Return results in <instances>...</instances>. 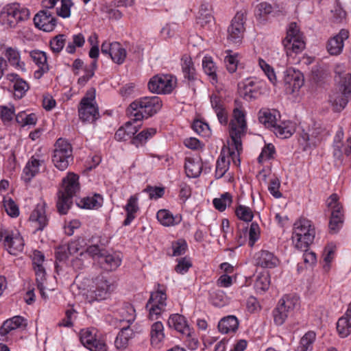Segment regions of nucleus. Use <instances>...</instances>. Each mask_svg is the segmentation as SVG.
Wrapping results in <instances>:
<instances>
[{
    "instance_id": "obj_1",
    "label": "nucleus",
    "mask_w": 351,
    "mask_h": 351,
    "mask_svg": "<svg viewBox=\"0 0 351 351\" xmlns=\"http://www.w3.org/2000/svg\"><path fill=\"white\" fill-rule=\"evenodd\" d=\"M161 107L162 101L158 97H145L130 104L127 113L130 118L137 122L152 117L158 112Z\"/></svg>"
},
{
    "instance_id": "obj_2",
    "label": "nucleus",
    "mask_w": 351,
    "mask_h": 351,
    "mask_svg": "<svg viewBox=\"0 0 351 351\" xmlns=\"http://www.w3.org/2000/svg\"><path fill=\"white\" fill-rule=\"evenodd\" d=\"M315 237V229L311 221L301 218L294 223L291 239L295 248L300 250H308Z\"/></svg>"
},
{
    "instance_id": "obj_3",
    "label": "nucleus",
    "mask_w": 351,
    "mask_h": 351,
    "mask_svg": "<svg viewBox=\"0 0 351 351\" xmlns=\"http://www.w3.org/2000/svg\"><path fill=\"white\" fill-rule=\"evenodd\" d=\"M232 112V119L229 124V133L231 143L236 149H242L241 138L247 132L245 111L240 101L235 100Z\"/></svg>"
},
{
    "instance_id": "obj_4",
    "label": "nucleus",
    "mask_w": 351,
    "mask_h": 351,
    "mask_svg": "<svg viewBox=\"0 0 351 351\" xmlns=\"http://www.w3.org/2000/svg\"><path fill=\"white\" fill-rule=\"evenodd\" d=\"M79 176L74 173H69L62 179V188L58 192L57 208L58 212L64 215L73 203L72 199L80 190Z\"/></svg>"
},
{
    "instance_id": "obj_5",
    "label": "nucleus",
    "mask_w": 351,
    "mask_h": 351,
    "mask_svg": "<svg viewBox=\"0 0 351 351\" xmlns=\"http://www.w3.org/2000/svg\"><path fill=\"white\" fill-rule=\"evenodd\" d=\"M29 10L17 3L6 5L0 12V23L6 28H15L17 25L27 21Z\"/></svg>"
},
{
    "instance_id": "obj_6",
    "label": "nucleus",
    "mask_w": 351,
    "mask_h": 351,
    "mask_svg": "<svg viewBox=\"0 0 351 351\" xmlns=\"http://www.w3.org/2000/svg\"><path fill=\"white\" fill-rule=\"evenodd\" d=\"M282 43L287 56L300 53L305 49L304 34L295 22L288 25L286 36Z\"/></svg>"
},
{
    "instance_id": "obj_7",
    "label": "nucleus",
    "mask_w": 351,
    "mask_h": 351,
    "mask_svg": "<svg viewBox=\"0 0 351 351\" xmlns=\"http://www.w3.org/2000/svg\"><path fill=\"white\" fill-rule=\"evenodd\" d=\"M300 308L299 298L293 295L283 296L278 302L277 307L273 312L274 320L276 325H282L289 316L293 315L294 312Z\"/></svg>"
},
{
    "instance_id": "obj_8",
    "label": "nucleus",
    "mask_w": 351,
    "mask_h": 351,
    "mask_svg": "<svg viewBox=\"0 0 351 351\" xmlns=\"http://www.w3.org/2000/svg\"><path fill=\"white\" fill-rule=\"evenodd\" d=\"M242 149H236L232 143L223 147L216 162L215 178H222L229 169L230 162L238 167L240 165V154Z\"/></svg>"
},
{
    "instance_id": "obj_9",
    "label": "nucleus",
    "mask_w": 351,
    "mask_h": 351,
    "mask_svg": "<svg viewBox=\"0 0 351 351\" xmlns=\"http://www.w3.org/2000/svg\"><path fill=\"white\" fill-rule=\"evenodd\" d=\"M54 147L52 161L57 169L64 171L73 159L71 145L67 141L59 138Z\"/></svg>"
},
{
    "instance_id": "obj_10",
    "label": "nucleus",
    "mask_w": 351,
    "mask_h": 351,
    "mask_svg": "<svg viewBox=\"0 0 351 351\" xmlns=\"http://www.w3.org/2000/svg\"><path fill=\"white\" fill-rule=\"evenodd\" d=\"M326 204L328 208L331 210L329 230L330 232L336 233L342 227L343 223V207L338 202L337 194H332L328 198Z\"/></svg>"
},
{
    "instance_id": "obj_11",
    "label": "nucleus",
    "mask_w": 351,
    "mask_h": 351,
    "mask_svg": "<svg viewBox=\"0 0 351 351\" xmlns=\"http://www.w3.org/2000/svg\"><path fill=\"white\" fill-rule=\"evenodd\" d=\"M175 86L176 79L169 75H156L149 80L147 84L149 90L157 94H169Z\"/></svg>"
},
{
    "instance_id": "obj_12",
    "label": "nucleus",
    "mask_w": 351,
    "mask_h": 351,
    "mask_svg": "<svg viewBox=\"0 0 351 351\" xmlns=\"http://www.w3.org/2000/svg\"><path fill=\"white\" fill-rule=\"evenodd\" d=\"M80 339L84 347L90 351H107L105 341L97 337L94 328L82 329L80 332Z\"/></svg>"
},
{
    "instance_id": "obj_13",
    "label": "nucleus",
    "mask_w": 351,
    "mask_h": 351,
    "mask_svg": "<svg viewBox=\"0 0 351 351\" xmlns=\"http://www.w3.org/2000/svg\"><path fill=\"white\" fill-rule=\"evenodd\" d=\"M79 117L83 121L93 122L99 117L98 108L95 106V96L84 97L80 102Z\"/></svg>"
},
{
    "instance_id": "obj_14",
    "label": "nucleus",
    "mask_w": 351,
    "mask_h": 351,
    "mask_svg": "<svg viewBox=\"0 0 351 351\" xmlns=\"http://www.w3.org/2000/svg\"><path fill=\"white\" fill-rule=\"evenodd\" d=\"M245 17L243 13L237 12L228 27V40L233 43H239L243 36Z\"/></svg>"
},
{
    "instance_id": "obj_15",
    "label": "nucleus",
    "mask_w": 351,
    "mask_h": 351,
    "mask_svg": "<svg viewBox=\"0 0 351 351\" xmlns=\"http://www.w3.org/2000/svg\"><path fill=\"white\" fill-rule=\"evenodd\" d=\"M338 90L332 92L329 97L334 112H341L346 106L351 94V88L337 87Z\"/></svg>"
},
{
    "instance_id": "obj_16",
    "label": "nucleus",
    "mask_w": 351,
    "mask_h": 351,
    "mask_svg": "<svg viewBox=\"0 0 351 351\" xmlns=\"http://www.w3.org/2000/svg\"><path fill=\"white\" fill-rule=\"evenodd\" d=\"M101 51L103 54L108 55L112 60L118 64H121L126 58V50L119 43L104 42L101 47Z\"/></svg>"
},
{
    "instance_id": "obj_17",
    "label": "nucleus",
    "mask_w": 351,
    "mask_h": 351,
    "mask_svg": "<svg viewBox=\"0 0 351 351\" xmlns=\"http://www.w3.org/2000/svg\"><path fill=\"white\" fill-rule=\"evenodd\" d=\"M303 82L302 74L292 68L287 69L284 72L283 82L287 93H293L299 90L303 85Z\"/></svg>"
},
{
    "instance_id": "obj_18",
    "label": "nucleus",
    "mask_w": 351,
    "mask_h": 351,
    "mask_svg": "<svg viewBox=\"0 0 351 351\" xmlns=\"http://www.w3.org/2000/svg\"><path fill=\"white\" fill-rule=\"evenodd\" d=\"M34 23L36 27L45 31L51 32L56 25V19L48 10H42L34 18Z\"/></svg>"
},
{
    "instance_id": "obj_19",
    "label": "nucleus",
    "mask_w": 351,
    "mask_h": 351,
    "mask_svg": "<svg viewBox=\"0 0 351 351\" xmlns=\"http://www.w3.org/2000/svg\"><path fill=\"white\" fill-rule=\"evenodd\" d=\"M110 289V284L104 277L97 278L95 281V289L90 290L87 295V299L90 303L94 300L105 299Z\"/></svg>"
},
{
    "instance_id": "obj_20",
    "label": "nucleus",
    "mask_w": 351,
    "mask_h": 351,
    "mask_svg": "<svg viewBox=\"0 0 351 351\" xmlns=\"http://www.w3.org/2000/svg\"><path fill=\"white\" fill-rule=\"evenodd\" d=\"M3 244L10 254L16 255L23 251L25 242L19 233L12 232L5 236Z\"/></svg>"
},
{
    "instance_id": "obj_21",
    "label": "nucleus",
    "mask_w": 351,
    "mask_h": 351,
    "mask_svg": "<svg viewBox=\"0 0 351 351\" xmlns=\"http://www.w3.org/2000/svg\"><path fill=\"white\" fill-rule=\"evenodd\" d=\"M349 37V32L346 29H341L340 32L331 38L327 44V50L330 55L337 56L340 54L343 49L344 41Z\"/></svg>"
},
{
    "instance_id": "obj_22",
    "label": "nucleus",
    "mask_w": 351,
    "mask_h": 351,
    "mask_svg": "<svg viewBox=\"0 0 351 351\" xmlns=\"http://www.w3.org/2000/svg\"><path fill=\"white\" fill-rule=\"evenodd\" d=\"M239 90L245 99L257 97L259 92V82L253 78H247L238 84Z\"/></svg>"
},
{
    "instance_id": "obj_23",
    "label": "nucleus",
    "mask_w": 351,
    "mask_h": 351,
    "mask_svg": "<svg viewBox=\"0 0 351 351\" xmlns=\"http://www.w3.org/2000/svg\"><path fill=\"white\" fill-rule=\"evenodd\" d=\"M46 203L39 202L32 212L29 220L37 226L38 230H42L48 223V217L46 213Z\"/></svg>"
},
{
    "instance_id": "obj_24",
    "label": "nucleus",
    "mask_w": 351,
    "mask_h": 351,
    "mask_svg": "<svg viewBox=\"0 0 351 351\" xmlns=\"http://www.w3.org/2000/svg\"><path fill=\"white\" fill-rule=\"evenodd\" d=\"M5 78L12 84L14 97L17 99H21L29 88L28 83L16 73H8Z\"/></svg>"
},
{
    "instance_id": "obj_25",
    "label": "nucleus",
    "mask_w": 351,
    "mask_h": 351,
    "mask_svg": "<svg viewBox=\"0 0 351 351\" xmlns=\"http://www.w3.org/2000/svg\"><path fill=\"white\" fill-rule=\"evenodd\" d=\"M335 81L337 87L351 88V73L349 68L343 63L335 64Z\"/></svg>"
},
{
    "instance_id": "obj_26",
    "label": "nucleus",
    "mask_w": 351,
    "mask_h": 351,
    "mask_svg": "<svg viewBox=\"0 0 351 351\" xmlns=\"http://www.w3.org/2000/svg\"><path fill=\"white\" fill-rule=\"evenodd\" d=\"M256 265L263 268H274L279 265L278 258L268 250H261L254 255Z\"/></svg>"
},
{
    "instance_id": "obj_27",
    "label": "nucleus",
    "mask_w": 351,
    "mask_h": 351,
    "mask_svg": "<svg viewBox=\"0 0 351 351\" xmlns=\"http://www.w3.org/2000/svg\"><path fill=\"white\" fill-rule=\"evenodd\" d=\"M30 57L38 67V69L34 72V77L40 79L49 71L47 55L44 51L34 50L30 52Z\"/></svg>"
},
{
    "instance_id": "obj_28",
    "label": "nucleus",
    "mask_w": 351,
    "mask_h": 351,
    "mask_svg": "<svg viewBox=\"0 0 351 351\" xmlns=\"http://www.w3.org/2000/svg\"><path fill=\"white\" fill-rule=\"evenodd\" d=\"M167 324L169 328H174L182 335L186 337L190 336L191 328L183 315L178 313L170 315Z\"/></svg>"
},
{
    "instance_id": "obj_29",
    "label": "nucleus",
    "mask_w": 351,
    "mask_h": 351,
    "mask_svg": "<svg viewBox=\"0 0 351 351\" xmlns=\"http://www.w3.org/2000/svg\"><path fill=\"white\" fill-rule=\"evenodd\" d=\"M138 195H131L123 207L126 212V217L123 222L125 226L130 225L132 221L136 217V213L139 211Z\"/></svg>"
},
{
    "instance_id": "obj_30",
    "label": "nucleus",
    "mask_w": 351,
    "mask_h": 351,
    "mask_svg": "<svg viewBox=\"0 0 351 351\" xmlns=\"http://www.w3.org/2000/svg\"><path fill=\"white\" fill-rule=\"evenodd\" d=\"M337 331L341 338L347 337L351 334V302L345 314L338 319Z\"/></svg>"
},
{
    "instance_id": "obj_31",
    "label": "nucleus",
    "mask_w": 351,
    "mask_h": 351,
    "mask_svg": "<svg viewBox=\"0 0 351 351\" xmlns=\"http://www.w3.org/2000/svg\"><path fill=\"white\" fill-rule=\"evenodd\" d=\"M43 160L38 158V156L34 155L27 162L23 171L22 178L25 182H29L38 172Z\"/></svg>"
},
{
    "instance_id": "obj_32",
    "label": "nucleus",
    "mask_w": 351,
    "mask_h": 351,
    "mask_svg": "<svg viewBox=\"0 0 351 351\" xmlns=\"http://www.w3.org/2000/svg\"><path fill=\"white\" fill-rule=\"evenodd\" d=\"M26 326V319L21 316H14L5 320L0 328V336L5 337L10 332Z\"/></svg>"
},
{
    "instance_id": "obj_33",
    "label": "nucleus",
    "mask_w": 351,
    "mask_h": 351,
    "mask_svg": "<svg viewBox=\"0 0 351 351\" xmlns=\"http://www.w3.org/2000/svg\"><path fill=\"white\" fill-rule=\"evenodd\" d=\"M210 104L221 124L228 123V113L224 108L223 100L216 94L210 96Z\"/></svg>"
},
{
    "instance_id": "obj_34",
    "label": "nucleus",
    "mask_w": 351,
    "mask_h": 351,
    "mask_svg": "<svg viewBox=\"0 0 351 351\" xmlns=\"http://www.w3.org/2000/svg\"><path fill=\"white\" fill-rule=\"evenodd\" d=\"M156 218L163 226H174L179 224L182 221L181 215H173L169 210L161 209L157 212Z\"/></svg>"
},
{
    "instance_id": "obj_35",
    "label": "nucleus",
    "mask_w": 351,
    "mask_h": 351,
    "mask_svg": "<svg viewBox=\"0 0 351 351\" xmlns=\"http://www.w3.org/2000/svg\"><path fill=\"white\" fill-rule=\"evenodd\" d=\"M5 56L10 64L16 69L25 72V64L21 60L20 52L12 47H8L5 52Z\"/></svg>"
},
{
    "instance_id": "obj_36",
    "label": "nucleus",
    "mask_w": 351,
    "mask_h": 351,
    "mask_svg": "<svg viewBox=\"0 0 351 351\" xmlns=\"http://www.w3.org/2000/svg\"><path fill=\"white\" fill-rule=\"evenodd\" d=\"M136 318L135 309L130 304H125L118 309L116 319L119 322H126L129 326Z\"/></svg>"
},
{
    "instance_id": "obj_37",
    "label": "nucleus",
    "mask_w": 351,
    "mask_h": 351,
    "mask_svg": "<svg viewBox=\"0 0 351 351\" xmlns=\"http://www.w3.org/2000/svg\"><path fill=\"white\" fill-rule=\"evenodd\" d=\"M164 326L160 321H156L151 325L150 340L152 345L158 346L165 339Z\"/></svg>"
},
{
    "instance_id": "obj_38",
    "label": "nucleus",
    "mask_w": 351,
    "mask_h": 351,
    "mask_svg": "<svg viewBox=\"0 0 351 351\" xmlns=\"http://www.w3.org/2000/svg\"><path fill=\"white\" fill-rule=\"evenodd\" d=\"M239 324V320L234 315H228L219 321L218 328L222 333L234 332L237 330Z\"/></svg>"
},
{
    "instance_id": "obj_39",
    "label": "nucleus",
    "mask_w": 351,
    "mask_h": 351,
    "mask_svg": "<svg viewBox=\"0 0 351 351\" xmlns=\"http://www.w3.org/2000/svg\"><path fill=\"white\" fill-rule=\"evenodd\" d=\"M277 112L269 109H263L258 112V120L266 128L271 130L277 124Z\"/></svg>"
},
{
    "instance_id": "obj_40",
    "label": "nucleus",
    "mask_w": 351,
    "mask_h": 351,
    "mask_svg": "<svg viewBox=\"0 0 351 351\" xmlns=\"http://www.w3.org/2000/svg\"><path fill=\"white\" fill-rule=\"evenodd\" d=\"M272 131L275 134L281 138H287L292 136L295 132L294 124L289 121H282L276 124Z\"/></svg>"
},
{
    "instance_id": "obj_41",
    "label": "nucleus",
    "mask_w": 351,
    "mask_h": 351,
    "mask_svg": "<svg viewBox=\"0 0 351 351\" xmlns=\"http://www.w3.org/2000/svg\"><path fill=\"white\" fill-rule=\"evenodd\" d=\"M184 168L188 177L197 178L202 172V163L200 160L186 158Z\"/></svg>"
},
{
    "instance_id": "obj_42",
    "label": "nucleus",
    "mask_w": 351,
    "mask_h": 351,
    "mask_svg": "<svg viewBox=\"0 0 351 351\" xmlns=\"http://www.w3.org/2000/svg\"><path fill=\"white\" fill-rule=\"evenodd\" d=\"M133 335V330L129 326H123L115 339L114 345L116 348L117 349L126 348Z\"/></svg>"
},
{
    "instance_id": "obj_43",
    "label": "nucleus",
    "mask_w": 351,
    "mask_h": 351,
    "mask_svg": "<svg viewBox=\"0 0 351 351\" xmlns=\"http://www.w3.org/2000/svg\"><path fill=\"white\" fill-rule=\"evenodd\" d=\"M182 69L185 79L193 81L196 79V71L190 57L184 56L182 59Z\"/></svg>"
},
{
    "instance_id": "obj_44",
    "label": "nucleus",
    "mask_w": 351,
    "mask_h": 351,
    "mask_svg": "<svg viewBox=\"0 0 351 351\" xmlns=\"http://www.w3.org/2000/svg\"><path fill=\"white\" fill-rule=\"evenodd\" d=\"M156 133V130L153 128L143 130L132 138V144L136 147H142L146 143L147 141L153 137Z\"/></svg>"
},
{
    "instance_id": "obj_45",
    "label": "nucleus",
    "mask_w": 351,
    "mask_h": 351,
    "mask_svg": "<svg viewBox=\"0 0 351 351\" xmlns=\"http://www.w3.org/2000/svg\"><path fill=\"white\" fill-rule=\"evenodd\" d=\"M316 334L313 331H308L301 338L300 343L295 351H311L313 344L315 340Z\"/></svg>"
},
{
    "instance_id": "obj_46",
    "label": "nucleus",
    "mask_w": 351,
    "mask_h": 351,
    "mask_svg": "<svg viewBox=\"0 0 351 351\" xmlns=\"http://www.w3.org/2000/svg\"><path fill=\"white\" fill-rule=\"evenodd\" d=\"M161 286L158 285V289L151 293L148 302H150L158 306L165 309L167 306V295L164 289H161Z\"/></svg>"
},
{
    "instance_id": "obj_47",
    "label": "nucleus",
    "mask_w": 351,
    "mask_h": 351,
    "mask_svg": "<svg viewBox=\"0 0 351 351\" xmlns=\"http://www.w3.org/2000/svg\"><path fill=\"white\" fill-rule=\"evenodd\" d=\"M103 202L102 197L95 194L91 197H86L80 201V206L86 209H97L99 208Z\"/></svg>"
},
{
    "instance_id": "obj_48",
    "label": "nucleus",
    "mask_w": 351,
    "mask_h": 351,
    "mask_svg": "<svg viewBox=\"0 0 351 351\" xmlns=\"http://www.w3.org/2000/svg\"><path fill=\"white\" fill-rule=\"evenodd\" d=\"M100 263L106 265V269L112 270L120 266L121 259L116 254L101 255Z\"/></svg>"
},
{
    "instance_id": "obj_49",
    "label": "nucleus",
    "mask_w": 351,
    "mask_h": 351,
    "mask_svg": "<svg viewBox=\"0 0 351 351\" xmlns=\"http://www.w3.org/2000/svg\"><path fill=\"white\" fill-rule=\"evenodd\" d=\"M270 278L268 274H261L257 276L255 282L254 289L258 293L265 292L269 287Z\"/></svg>"
},
{
    "instance_id": "obj_50",
    "label": "nucleus",
    "mask_w": 351,
    "mask_h": 351,
    "mask_svg": "<svg viewBox=\"0 0 351 351\" xmlns=\"http://www.w3.org/2000/svg\"><path fill=\"white\" fill-rule=\"evenodd\" d=\"M202 67L204 73L208 75L213 82H217V67L211 57L205 56L202 60Z\"/></svg>"
},
{
    "instance_id": "obj_51",
    "label": "nucleus",
    "mask_w": 351,
    "mask_h": 351,
    "mask_svg": "<svg viewBox=\"0 0 351 351\" xmlns=\"http://www.w3.org/2000/svg\"><path fill=\"white\" fill-rule=\"evenodd\" d=\"M85 43V38L82 34H73L72 40L69 42L66 47L68 53L73 54L75 52L76 47H82Z\"/></svg>"
},
{
    "instance_id": "obj_52",
    "label": "nucleus",
    "mask_w": 351,
    "mask_h": 351,
    "mask_svg": "<svg viewBox=\"0 0 351 351\" xmlns=\"http://www.w3.org/2000/svg\"><path fill=\"white\" fill-rule=\"evenodd\" d=\"M232 201V197L229 193H224L220 197L215 198L213 201V205L216 209L219 211H223L228 206H230Z\"/></svg>"
},
{
    "instance_id": "obj_53",
    "label": "nucleus",
    "mask_w": 351,
    "mask_h": 351,
    "mask_svg": "<svg viewBox=\"0 0 351 351\" xmlns=\"http://www.w3.org/2000/svg\"><path fill=\"white\" fill-rule=\"evenodd\" d=\"M261 229L257 223L252 222L249 230L247 229V243L249 246L253 247L259 239Z\"/></svg>"
},
{
    "instance_id": "obj_54",
    "label": "nucleus",
    "mask_w": 351,
    "mask_h": 351,
    "mask_svg": "<svg viewBox=\"0 0 351 351\" xmlns=\"http://www.w3.org/2000/svg\"><path fill=\"white\" fill-rule=\"evenodd\" d=\"M16 121L22 126L34 125L36 123L37 118L35 114H27L25 112H21L16 115Z\"/></svg>"
},
{
    "instance_id": "obj_55",
    "label": "nucleus",
    "mask_w": 351,
    "mask_h": 351,
    "mask_svg": "<svg viewBox=\"0 0 351 351\" xmlns=\"http://www.w3.org/2000/svg\"><path fill=\"white\" fill-rule=\"evenodd\" d=\"M258 65L261 67V69L263 70V71L265 73V74L267 75L269 80L274 86H276L278 81H277L276 75L274 69L269 64H267L265 60H263V59H261V58L258 60Z\"/></svg>"
},
{
    "instance_id": "obj_56",
    "label": "nucleus",
    "mask_w": 351,
    "mask_h": 351,
    "mask_svg": "<svg viewBox=\"0 0 351 351\" xmlns=\"http://www.w3.org/2000/svg\"><path fill=\"white\" fill-rule=\"evenodd\" d=\"M236 215L244 221H251L254 217L252 209L247 206L239 205L235 210Z\"/></svg>"
},
{
    "instance_id": "obj_57",
    "label": "nucleus",
    "mask_w": 351,
    "mask_h": 351,
    "mask_svg": "<svg viewBox=\"0 0 351 351\" xmlns=\"http://www.w3.org/2000/svg\"><path fill=\"white\" fill-rule=\"evenodd\" d=\"M146 308L148 311L147 317L152 321L159 319L162 313L165 311V309H163L150 302H147Z\"/></svg>"
},
{
    "instance_id": "obj_58",
    "label": "nucleus",
    "mask_w": 351,
    "mask_h": 351,
    "mask_svg": "<svg viewBox=\"0 0 351 351\" xmlns=\"http://www.w3.org/2000/svg\"><path fill=\"white\" fill-rule=\"evenodd\" d=\"M65 36L64 34H58L50 41V47L53 52H60L65 45Z\"/></svg>"
},
{
    "instance_id": "obj_59",
    "label": "nucleus",
    "mask_w": 351,
    "mask_h": 351,
    "mask_svg": "<svg viewBox=\"0 0 351 351\" xmlns=\"http://www.w3.org/2000/svg\"><path fill=\"white\" fill-rule=\"evenodd\" d=\"M3 206L8 215H10L12 217H16L19 216V206L11 198H4Z\"/></svg>"
},
{
    "instance_id": "obj_60",
    "label": "nucleus",
    "mask_w": 351,
    "mask_h": 351,
    "mask_svg": "<svg viewBox=\"0 0 351 351\" xmlns=\"http://www.w3.org/2000/svg\"><path fill=\"white\" fill-rule=\"evenodd\" d=\"M73 5L72 0H61V6L57 9V14L62 18H69L71 16V8Z\"/></svg>"
},
{
    "instance_id": "obj_61",
    "label": "nucleus",
    "mask_w": 351,
    "mask_h": 351,
    "mask_svg": "<svg viewBox=\"0 0 351 351\" xmlns=\"http://www.w3.org/2000/svg\"><path fill=\"white\" fill-rule=\"evenodd\" d=\"M15 114L14 107L13 106H0V117L1 120L5 122H10L12 120Z\"/></svg>"
},
{
    "instance_id": "obj_62",
    "label": "nucleus",
    "mask_w": 351,
    "mask_h": 351,
    "mask_svg": "<svg viewBox=\"0 0 351 351\" xmlns=\"http://www.w3.org/2000/svg\"><path fill=\"white\" fill-rule=\"evenodd\" d=\"M280 187V181L278 178L274 176L271 178L268 186V191L275 198H280L282 193L279 191Z\"/></svg>"
},
{
    "instance_id": "obj_63",
    "label": "nucleus",
    "mask_w": 351,
    "mask_h": 351,
    "mask_svg": "<svg viewBox=\"0 0 351 351\" xmlns=\"http://www.w3.org/2000/svg\"><path fill=\"white\" fill-rule=\"evenodd\" d=\"M272 12L271 5L267 2H262L258 4L255 10V15L259 19H264L267 14Z\"/></svg>"
},
{
    "instance_id": "obj_64",
    "label": "nucleus",
    "mask_w": 351,
    "mask_h": 351,
    "mask_svg": "<svg viewBox=\"0 0 351 351\" xmlns=\"http://www.w3.org/2000/svg\"><path fill=\"white\" fill-rule=\"evenodd\" d=\"M186 242L180 239L172 243L173 255L175 256L182 255L186 252Z\"/></svg>"
}]
</instances>
